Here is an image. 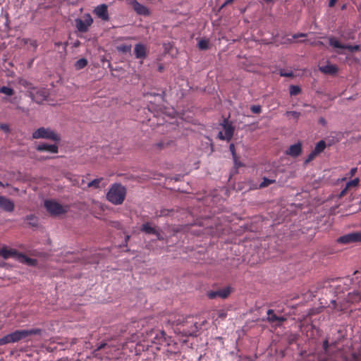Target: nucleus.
I'll list each match as a JSON object with an SVG mask.
<instances>
[{
    "instance_id": "obj_22",
    "label": "nucleus",
    "mask_w": 361,
    "mask_h": 361,
    "mask_svg": "<svg viewBox=\"0 0 361 361\" xmlns=\"http://www.w3.org/2000/svg\"><path fill=\"white\" fill-rule=\"evenodd\" d=\"M106 185V183L104 181L102 178H96L88 183V188H104Z\"/></svg>"
},
{
    "instance_id": "obj_14",
    "label": "nucleus",
    "mask_w": 361,
    "mask_h": 361,
    "mask_svg": "<svg viewBox=\"0 0 361 361\" xmlns=\"http://www.w3.org/2000/svg\"><path fill=\"white\" fill-rule=\"evenodd\" d=\"M0 207L8 212H11L14 210L15 204L11 200L0 195Z\"/></svg>"
},
{
    "instance_id": "obj_54",
    "label": "nucleus",
    "mask_w": 361,
    "mask_h": 361,
    "mask_svg": "<svg viewBox=\"0 0 361 361\" xmlns=\"http://www.w3.org/2000/svg\"><path fill=\"white\" fill-rule=\"evenodd\" d=\"M357 171V168H353L350 170V175L354 176L355 172Z\"/></svg>"
},
{
    "instance_id": "obj_58",
    "label": "nucleus",
    "mask_w": 361,
    "mask_h": 361,
    "mask_svg": "<svg viewBox=\"0 0 361 361\" xmlns=\"http://www.w3.org/2000/svg\"><path fill=\"white\" fill-rule=\"evenodd\" d=\"M61 45H63V43L61 42H55V46L59 47Z\"/></svg>"
},
{
    "instance_id": "obj_8",
    "label": "nucleus",
    "mask_w": 361,
    "mask_h": 361,
    "mask_svg": "<svg viewBox=\"0 0 361 361\" xmlns=\"http://www.w3.org/2000/svg\"><path fill=\"white\" fill-rule=\"evenodd\" d=\"M337 242L341 244L361 242V232L350 233L339 237Z\"/></svg>"
},
{
    "instance_id": "obj_59",
    "label": "nucleus",
    "mask_w": 361,
    "mask_h": 361,
    "mask_svg": "<svg viewBox=\"0 0 361 361\" xmlns=\"http://www.w3.org/2000/svg\"><path fill=\"white\" fill-rule=\"evenodd\" d=\"M80 45V42L78 40L74 43V47H77Z\"/></svg>"
},
{
    "instance_id": "obj_43",
    "label": "nucleus",
    "mask_w": 361,
    "mask_h": 361,
    "mask_svg": "<svg viewBox=\"0 0 361 361\" xmlns=\"http://www.w3.org/2000/svg\"><path fill=\"white\" fill-rule=\"evenodd\" d=\"M234 0H226L222 5L220 7V9L223 8L224 7H225L226 6L228 5V4H231L233 2Z\"/></svg>"
},
{
    "instance_id": "obj_12",
    "label": "nucleus",
    "mask_w": 361,
    "mask_h": 361,
    "mask_svg": "<svg viewBox=\"0 0 361 361\" xmlns=\"http://www.w3.org/2000/svg\"><path fill=\"white\" fill-rule=\"evenodd\" d=\"M183 326V331L186 336H194L198 330L197 323L195 322H186Z\"/></svg>"
},
{
    "instance_id": "obj_56",
    "label": "nucleus",
    "mask_w": 361,
    "mask_h": 361,
    "mask_svg": "<svg viewBox=\"0 0 361 361\" xmlns=\"http://www.w3.org/2000/svg\"><path fill=\"white\" fill-rule=\"evenodd\" d=\"M157 147L160 149H162L164 147V143L163 142H159L157 144Z\"/></svg>"
},
{
    "instance_id": "obj_7",
    "label": "nucleus",
    "mask_w": 361,
    "mask_h": 361,
    "mask_svg": "<svg viewBox=\"0 0 361 361\" xmlns=\"http://www.w3.org/2000/svg\"><path fill=\"white\" fill-rule=\"evenodd\" d=\"M75 27L80 32H86L89 27L92 24L93 19L90 14H86L84 19L78 18L75 20Z\"/></svg>"
},
{
    "instance_id": "obj_28",
    "label": "nucleus",
    "mask_w": 361,
    "mask_h": 361,
    "mask_svg": "<svg viewBox=\"0 0 361 361\" xmlns=\"http://www.w3.org/2000/svg\"><path fill=\"white\" fill-rule=\"evenodd\" d=\"M329 42L330 46H332L335 48L343 49V44H342L339 41L336 39V38L334 37H331L329 38Z\"/></svg>"
},
{
    "instance_id": "obj_40",
    "label": "nucleus",
    "mask_w": 361,
    "mask_h": 361,
    "mask_svg": "<svg viewBox=\"0 0 361 361\" xmlns=\"http://www.w3.org/2000/svg\"><path fill=\"white\" fill-rule=\"evenodd\" d=\"M280 75H281V76H285V77H290V76H293V73H292V72L286 73V72H283V71H281Z\"/></svg>"
},
{
    "instance_id": "obj_16",
    "label": "nucleus",
    "mask_w": 361,
    "mask_h": 361,
    "mask_svg": "<svg viewBox=\"0 0 361 361\" xmlns=\"http://www.w3.org/2000/svg\"><path fill=\"white\" fill-rule=\"evenodd\" d=\"M319 70L324 74L334 75L338 73V67L336 65L328 63L325 66H319Z\"/></svg>"
},
{
    "instance_id": "obj_27",
    "label": "nucleus",
    "mask_w": 361,
    "mask_h": 361,
    "mask_svg": "<svg viewBox=\"0 0 361 361\" xmlns=\"http://www.w3.org/2000/svg\"><path fill=\"white\" fill-rule=\"evenodd\" d=\"M197 47L200 50H207L209 47V40L207 39H201L199 40Z\"/></svg>"
},
{
    "instance_id": "obj_35",
    "label": "nucleus",
    "mask_w": 361,
    "mask_h": 361,
    "mask_svg": "<svg viewBox=\"0 0 361 361\" xmlns=\"http://www.w3.org/2000/svg\"><path fill=\"white\" fill-rule=\"evenodd\" d=\"M250 110L253 114H258L261 113L262 108L259 105H253L250 107Z\"/></svg>"
},
{
    "instance_id": "obj_33",
    "label": "nucleus",
    "mask_w": 361,
    "mask_h": 361,
    "mask_svg": "<svg viewBox=\"0 0 361 361\" xmlns=\"http://www.w3.org/2000/svg\"><path fill=\"white\" fill-rule=\"evenodd\" d=\"M317 156L318 155L312 150L307 156V159L304 161V165H307L310 161H313Z\"/></svg>"
},
{
    "instance_id": "obj_17",
    "label": "nucleus",
    "mask_w": 361,
    "mask_h": 361,
    "mask_svg": "<svg viewBox=\"0 0 361 361\" xmlns=\"http://www.w3.org/2000/svg\"><path fill=\"white\" fill-rule=\"evenodd\" d=\"M134 54L137 59H144L147 57V49L142 44H137L134 48Z\"/></svg>"
},
{
    "instance_id": "obj_45",
    "label": "nucleus",
    "mask_w": 361,
    "mask_h": 361,
    "mask_svg": "<svg viewBox=\"0 0 361 361\" xmlns=\"http://www.w3.org/2000/svg\"><path fill=\"white\" fill-rule=\"evenodd\" d=\"M360 49L359 45H352V52L357 51Z\"/></svg>"
},
{
    "instance_id": "obj_62",
    "label": "nucleus",
    "mask_w": 361,
    "mask_h": 361,
    "mask_svg": "<svg viewBox=\"0 0 361 361\" xmlns=\"http://www.w3.org/2000/svg\"><path fill=\"white\" fill-rule=\"evenodd\" d=\"M345 8H346V5L344 4L342 6L341 9L343 10V9H345Z\"/></svg>"
},
{
    "instance_id": "obj_39",
    "label": "nucleus",
    "mask_w": 361,
    "mask_h": 361,
    "mask_svg": "<svg viewBox=\"0 0 361 361\" xmlns=\"http://www.w3.org/2000/svg\"><path fill=\"white\" fill-rule=\"evenodd\" d=\"M329 346V341L328 339H326L323 342V348L325 351H327Z\"/></svg>"
},
{
    "instance_id": "obj_47",
    "label": "nucleus",
    "mask_w": 361,
    "mask_h": 361,
    "mask_svg": "<svg viewBox=\"0 0 361 361\" xmlns=\"http://www.w3.org/2000/svg\"><path fill=\"white\" fill-rule=\"evenodd\" d=\"M319 123L320 124H322V126H325L326 124V121L325 120L324 118L323 117H321L319 119Z\"/></svg>"
},
{
    "instance_id": "obj_4",
    "label": "nucleus",
    "mask_w": 361,
    "mask_h": 361,
    "mask_svg": "<svg viewBox=\"0 0 361 361\" xmlns=\"http://www.w3.org/2000/svg\"><path fill=\"white\" fill-rule=\"evenodd\" d=\"M23 85L27 88L28 96L37 104L47 100L49 96V92L46 88L34 87L28 82H25Z\"/></svg>"
},
{
    "instance_id": "obj_57",
    "label": "nucleus",
    "mask_w": 361,
    "mask_h": 361,
    "mask_svg": "<svg viewBox=\"0 0 361 361\" xmlns=\"http://www.w3.org/2000/svg\"><path fill=\"white\" fill-rule=\"evenodd\" d=\"M264 1H265L267 4H274V0H263Z\"/></svg>"
},
{
    "instance_id": "obj_26",
    "label": "nucleus",
    "mask_w": 361,
    "mask_h": 361,
    "mask_svg": "<svg viewBox=\"0 0 361 361\" xmlns=\"http://www.w3.org/2000/svg\"><path fill=\"white\" fill-rule=\"evenodd\" d=\"M341 37L344 40H353L355 39V32L350 30H345L341 34Z\"/></svg>"
},
{
    "instance_id": "obj_13",
    "label": "nucleus",
    "mask_w": 361,
    "mask_h": 361,
    "mask_svg": "<svg viewBox=\"0 0 361 361\" xmlns=\"http://www.w3.org/2000/svg\"><path fill=\"white\" fill-rule=\"evenodd\" d=\"M222 130L224 131V135H233L235 130V126L233 122L227 118H224L222 123H220Z\"/></svg>"
},
{
    "instance_id": "obj_11",
    "label": "nucleus",
    "mask_w": 361,
    "mask_h": 361,
    "mask_svg": "<svg viewBox=\"0 0 361 361\" xmlns=\"http://www.w3.org/2000/svg\"><path fill=\"white\" fill-rule=\"evenodd\" d=\"M130 4L138 15L145 16L149 15V9L145 6L140 4L137 0H131Z\"/></svg>"
},
{
    "instance_id": "obj_18",
    "label": "nucleus",
    "mask_w": 361,
    "mask_h": 361,
    "mask_svg": "<svg viewBox=\"0 0 361 361\" xmlns=\"http://www.w3.org/2000/svg\"><path fill=\"white\" fill-rule=\"evenodd\" d=\"M37 149L41 152H48L50 153H57L58 147L56 145L39 144L37 146Z\"/></svg>"
},
{
    "instance_id": "obj_55",
    "label": "nucleus",
    "mask_w": 361,
    "mask_h": 361,
    "mask_svg": "<svg viewBox=\"0 0 361 361\" xmlns=\"http://www.w3.org/2000/svg\"><path fill=\"white\" fill-rule=\"evenodd\" d=\"M34 218L35 216L33 215H28L26 216V219L30 221L32 220Z\"/></svg>"
},
{
    "instance_id": "obj_61",
    "label": "nucleus",
    "mask_w": 361,
    "mask_h": 361,
    "mask_svg": "<svg viewBox=\"0 0 361 361\" xmlns=\"http://www.w3.org/2000/svg\"><path fill=\"white\" fill-rule=\"evenodd\" d=\"M217 135L222 136V135H223L222 131H221V130H219V131L218 132V135Z\"/></svg>"
},
{
    "instance_id": "obj_46",
    "label": "nucleus",
    "mask_w": 361,
    "mask_h": 361,
    "mask_svg": "<svg viewBox=\"0 0 361 361\" xmlns=\"http://www.w3.org/2000/svg\"><path fill=\"white\" fill-rule=\"evenodd\" d=\"M220 140H226L228 142H230L231 140V138L233 137H223V136H221V137H218Z\"/></svg>"
},
{
    "instance_id": "obj_37",
    "label": "nucleus",
    "mask_w": 361,
    "mask_h": 361,
    "mask_svg": "<svg viewBox=\"0 0 361 361\" xmlns=\"http://www.w3.org/2000/svg\"><path fill=\"white\" fill-rule=\"evenodd\" d=\"M286 114L288 116H292L294 118L297 119L300 116V113L297 111H287Z\"/></svg>"
},
{
    "instance_id": "obj_25",
    "label": "nucleus",
    "mask_w": 361,
    "mask_h": 361,
    "mask_svg": "<svg viewBox=\"0 0 361 361\" xmlns=\"http://www.w3.org/2000/svg\"><path fill=\"white\" fill-rule=\"evenodd\" d=\"M87 60L85 58L80 59L78 60L75 64L74 67L76 70H80L85 68L87 65Z\"/></svg>"
},
{
    "instance_id": "obj_5",
    "label": "nucleus",
    "mask_w": 361,
    "mask_h": 361,
    "mask_svg": "<svg viewBox=\"0 0 361 361\" xmlns=\"http://www.w3.org/2000/svg\"><path fill=\"white\" fill-rule=\"evenodd\" d=\"M44 207L47 212L52 216H59L66 214L69 209L68 206H63L56 201L51 200H46L44 202Z\"/></svg>"
},
{
    "instance_id": "obj_48",
    "label": "nucleus",
    "mask_w": 361,
    "mask_h": 361,
    "mask_svg": "<svg viewBox=\"0 0 361 361\" xmlns=\"http://www.w3.org/2000/svg\"><path fill=\"white\" fill-rule=\"evenodd\" d=\"M343 49H348L350 52H352V45L349 44H343Z\"/></svg>"
},
{
    "instance_id": "obj_19",
    "label": "nucleus",
    "mask_w": 361,
    "mask_h": 361,
    "mask_svg": "<svg viewBox=\"0 0 361 361\" xmlns=\"http://www.w3.org/2000/svg\"><path fill=\"white\" fill-rule=\"evenodd\" d=\"M267 320L271 323L274 322H282L286 320L283 317H279L275 313L274 311L271 309L267 310Z\"/></svg>"
},
{
    "instance_id": "obj_29",
    "label": "nucleus",
    "mask_w": 361,
    "mask_h": 361,
    "mask_svg": "<svg viewBox=\"0 0 361 361\" xmlns=\"http://www.w3.org/2000/svg\"><path fill=\"white\" fill-rule=\"evenodd\" d=\"M0 93L5 94L6 95L8 96H12L14 94L15 91L13 89L9 87L2 86L1 87H0Z\"/></svg>"
},
{
    "instance_id": "obj_24",
    "label": "nucleus",
    "mask_w": 361,
    "mask_h": 361,
    "mask_svg": "<svg viewBox=\"0 0 361 361\" xmlns=\"http://www.w3.org/2000/svg\"><path fill=\"white\" fill-rule=\"evenodd\" d=\"M326 142L324 140H321L319 141L315 146L314 149H313V151L317 154L319 155L320 153H322L326 148Z\"/></svg>"
},
{
    "instance_id": "obj_23",
    "label": "nucleus",
    "mask_w": 361,
    "mask_h": 361,
    "mask_svg": "<svg viewBox=\"0 0 361 361\" xmlns=\"http://www.w3.org/2000/svg\"><path fill=\"white\" fill-rule=\"evenodd\" d=\"M140 231L148 234H154L157 233V230L154 228L152 227L149 222L143 224L140 228Z\"/></svg>"
},
{
    "instance_id": "obj_30",
    "label": "nucleus",
    "mask_w": 361,
    "mask_h": 361,
    "mask_svg": "<svg viewBox=\"0 0 361 361\" xmlns=\"http://www.w3.org/2000/svg\"><path fill=\"white\" fill-rule=\"evenodd\" d=\"M275 182H276V180H274V179H269L266 177H264L263 180L259 184V188H266V187L269 186V185L274 183Z\"/></svg>"
},
{
    "instance_id": "obj_6",
    "label": "nucleus",
    "mask_w": 361,
    "mask_h": 361,
    "mask_svg": "<svg viewBox=\"0 0 361 361\" xmlns=\"http://www.w3.org/2000/svg\"><path fill=\"white\" fill-rule=\"evenodd\" d=\"M0 257L4 259H8L10 258L27 259L25 255L20 253L15 249L8 248L7 247H3L1 249H0Z\"/></svg>"
},
{
    "instance_id": "obj_32",
    "label": "nucleus",
    "mask_w": 361,
    "mask_h": 361,
    "mask_svg": "<svg viewBox=\"0 0 361 361\" xmlns=\"http://www.w3.org/2000/svg\"><path fill=\"white\" fill-rule=\"evenodd\" d=\"M116 49L118 51H121L122 53H128L130 52L131 50V45L121 44L120 46H118Z\"/></svg>"
},
{
    "instance_id": "obj_36",
    "label": "nucleus",
    "mask_w": 361,
    "mask_h": 361,
    "mask_svg": "<svg viewBox=\"0 0 361 361\" xmlns=\"http://www.w3.org/2000/svg\"><path fill=\"white\" fill-rule=\"evenodd\" d=\"M0 129L2 130V131L4 133H9V126L6 123H1L0 124Z\"/></svg>"
},
{
    "instance_id": "obj_9",
    "label": "nucleus",
    "mask_w": 361,
    "mask_h": 361,
    "mask_svg": "<svg viewBox=\"0 0 361 361\" xmlns=\"http://www.w3.org/2000/svg\"><path fill=\"white\" fill-rule=\"evenodd\" d=\"M231 293V287H225L223 288H219L217 290H211L207 293V297L209 299H214L217 297L221 298L222 299L227 298Z\"/></svg>"
},
{
    "instance_id": "obj_63",
    "label": "nucleus",
    "mask_w": 361,
    "mask_h": 361,
    "mask_svg": "<svg viewBox=\"0 0 361 361\" xmlns=\"http://www.w3.org/2000/svg\"><path fill=\"white\" fill-rule=\"evenodd\" d=\"M67 44H68V42L64 43V44H63L64 45V47H63L64 50H66V47Z\"/></svg>"
},
{
    "instance_id": "obj_20",
    "label": "nucleus",
    "mask_w": 361,
    "mask_h": 361,
    "mask_svg": "<svg viewBox=\"0 0 361 361\" xmlns=\"http://www.w3.org/2000/svg\"><path fill=\"white\" fill-rule=\"evenodd\" d=\"M32 135H58L55 131H54L52 129H51L49 128H45L44 127H42V128L37 129L35 132H33Z\"/></svg>"
},
{
    "instance_id": "obj_52",
    "label": "nucleus",
    "mask_w": 361,
    "mask_h": 361,
    "mask_svg": "<svg viewBox=\"0 0 361 361\" xmlns=\"http://www.w3.org/2000/svg\"><path fill=\"white\" fill-rule=\"evenodd\" d=\"M33 138H39L40 137H38V136H36V137H32ZM47 138H49V137H47ZM60 137H50V138H52L55 141H59L60 139H59Z\"/></svg>"
},
{
    "instance_id": "obj_38",
    "label": "nucleus",
    "mask_w": 361,
    "mask_h": 361,
    "mask_svg": "<svg viewBox=\"0 0 361 361\" xmlns=\"http://www.w3.org/2000/svg\"><path fill=\"white\" fill-rule=\"evenodd\" d=\"M171 212V211H170L169 209H162L160 212L159 216H168V215H169Z\"/></svg>"
},
{
    "instance_id": "obj_1",
    "label": "nucleus",
    "mask_w": 361,
    "mask_h": 361,
    "mask_svg": "<svg viewBox=\"0 0 361 361\" xmlns=\"http://www.w3.org/2000/svg\"><path fill=\"white\" fill-rule=\"evenodd\" d=\"M41 329H21L16 330V331L8 334L0 338V346L18 342L19 341L27 338L32 335L40 334Z\"/></svg>"
},
{
    "instance_id": "obj_34",
    "label": "nucleus",
    "mask_w": 361,
    "mask_h": 361,
    "mask_svg": "<svg viewBox=\"0 0 361 361\" xmlns=\"http://www.w3.org/2000/svg\"><path fill=\"white\" fill-rule=\"evenodd\" d=\"M229 149H230V151H231V152L232 154L233 161L235 163H237V155H236V153H235V149L234 144H233V143L230 144Z\"/></svg>"
},
{
    "instance_id": "obj_2",
    "label": "nucleus",
    "mask_w": 361,
    "mask_h": 361,
    "mask_svg": "<svg viewBox=\"0 0 361 361\" xmlns=\"http://www.w3.org/2000/svg\"><path fill=\"white\" fill-rule=\"evenodd\" d=\"M126 195V188L121 183H114L109 188L107 194V200L115 205L121 204Z\"/></svg>"
},
{
    "instance_id": "obj_60",
    "label": "nucleus",
    "mask_w": 361,
    "mask_h": 361,
    "mask_svg": "<svg viewBox=\"0 0 361 361\" xmlns=\"http://www.w3.org/2000/svg\"><path fill=\"white\" fill-rule=\"evenodd\" d=\"M164 70V67L162 66H159V71L161 72Z\"/></svg>"
},
{
    "instance_id": "obj_21",
    "label": "nucleus",
    "mask_w": 361,
    "mask_h": 361,
    "mask_svg": "<svg viewBox=\"0 0 361 361\" xmlns=\"http://www.w3.org/2000/svg\"><path fill=\"white\" fill-rule=\"evenodd\" d=\"M358 183H359V178H355V179H353L352 180L348 181L346 183L345 188L341 190V193L339 195V197H341L345 196L346 195L348 190L350 188L357 186Z\"/></svg>"
},
{
    "instance_id": "obj_15",
    "label": "nucleus",
    "mask_w": 361,
    "mask_h": 361,
    "mask_svg": "<svg viewBox=\"0 0 361 361\" xmlns=\"http://www.w3.org/2000/svg\"><path fill=\"white\" fill-rule=\"evenodd\" d=\"M302 153V144L298 142L296 144L290 145L286 150V154L292 157H297Z\"/></svg>"
},
{
    "instance_id": "obj_31",
    "label": "nucleus",
    "mask_w": 361,
    "mask_h": 361,
    "mask_svg": "<svg viewBox=\"0 0 361 361\" xmlns=\"http://www.w3.org/2000/svg\"><path fill=\"white\" fill-rule=\"evenodd\" d=\"M289 92L291 96H295L300 93L301 89L298 85H291L289 87Z\"/></svg>"
},
{
    "instance_id": "obj_50",
    "label": "nucleus",
    "mask_w": 361,
    "mask_h": 361,
    "mask_svg": "<svg viewBox=\"0 0 361 361\" xmlns=\"http://www.w3.org/2000/svg\"><path fill=\"white\" fill-rule=\"evenodd\" d=\"M107 345L106 343H101L97 348V350H102L103 348H104Z\"/></svg>"
},
{
    "instance_id": "obj_51",
    "label": "nucleus",
    "mask_w": 361,
    "mask_h": 361,
    "mask_svg": "<svg viewBox=\"0 0 361 361\" xmlns=\"http://www.w3.org/2000/svg\"><path fill=\"white\" fill-rule=\"evenodd\" d=\"M337 0H329V7H333L334 6L335 4L336 3Z\"/></svg>"
},
{
    "instance_id": "obj_44",
    "label": "nucleus",
    "mask_w": 361,
    "mask_h": 361,
    "mask_svg": "<svg viewBox=\"0 0 361 361\" xmlns=\"http://www.w3.org/2000/svg\"><path fill=\"white\" fill-rule=\"evenodd\" d=\"M218 317L221 319H225L226 317V313L224 312V311H220L219 313H218Z\"/></svg>"
},
{
    "instance_id": "obj_53",
    "label": "nucleus",
    "mask_w": 361,
    "mask_h": 361,
    "mask_svg": "<svg viewBox=\"0 0 361 361\" xmlns=\"http://www.w3.org/2000/svg\"><path fill=\"white\" fill-rule=\"evenodd\" d=\"M234 164H235V166L236 168H238V167H240V166H242V164H241V163H240V161L238 160V157H237V163H235V162L234 161Z\"/></svg>"
},
{
    "instance_id": "obj_41",
    "label": "nucleus",
    "mask_w": 361,
    "mask_h": 361,
    "mask_svg": "<svg viewBox=\"0 0 361 361\" xmlns=\"http://www.w3.org/2000/svg\"><path fill=\"white\" fill-rule=\"evenodd\" d=\"M102 63L103 64L104 63V62H106L107 63V67L111 70V71H114V69L113 68L112 66H111V63H110L109 61L108 60H106V59H103L102 61Z\"/></svg>"
},
{
    "instance_id": "obj_64",
    "label": "nucleus",
    "mask_w": 361,
    "mask_h": 361,
    "mask_svg": "<svg viewBox=\"0 0 361 361\" xmlns=\"http://www.w3.org/2000/svg\"><path fill=\"white\" fill-rule=\"evenodd\" d=\"M161 334L162 336H164V334H164V331H161Z\"/></svg>"
},
{
    "instance_id": "obj_49",
    "label": "nucleus",
    "mask_w": 361,
    "mask_h": 361,
    "mask_svg": "<svg viewBox=\"0 0 361 361\" xmlns=\"http://www.w3.org/2000/svg\"><path fill=\"white\" fill-rule=\"evenodd\" d=\"M305 36H306V34H303V33L295 34V35H293V39H296L299 37H305Z\"/></svg>"
},
{
    "instance_id": "obj_10",
    "label": "nucleus",
    "mask_w": 361,
    "mask_h": 361,
    "mask_svg": "<svg viewBox=\"0 0 361 361\" xmlns=\"http://www.w3.org/2000/svg\"><path fill=\"white\" fill-rule=\"evenodd\" d=\"M94 13L101 20L108 21L109 16L108 13V6L105 4L97 6L94 9Z\"/></svg>"
},
{
    "instance_id": "obj_3",
    "label": "nucleus",
    "mask_w": 361,
    "mask_h": 361,
    "mask_svg": "<svg viewBox=\"0 0 361 361\" xmlns=\"http://www.w3.org/2000/svg\"><path fill=\"white\" fill-rule=\"evenodd\" d=\"M361 300V294L359 291L354 290L348 293L347 298L341 300L340 298L337 300H332L334 308L337 311H344L348 307V304L359 302Z\"/></svg>"
},
{
    "instance_id": "obj_42",
    "label": "nucleus",
    "mask_w": 361,
    "mask_h": 361,
    "mask_svg": "<svg viewBox=\"0 0 361 361\" xmlns=\"http://www.w3.org/2000/svg\"><path fill=\"white\" fill-rule=\"evenodd\" d=\"M154 235H155L157 236V239H158L159 240H164V237H163V235L160 233V232H159V231H157V233H154Z\"/></svg>"
}]
</instances>
